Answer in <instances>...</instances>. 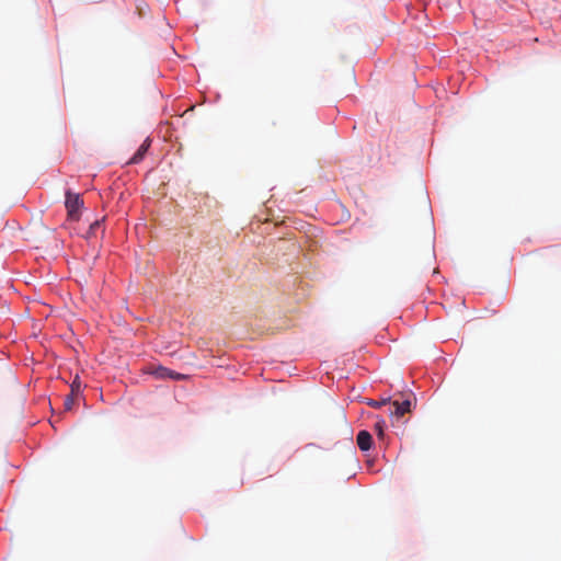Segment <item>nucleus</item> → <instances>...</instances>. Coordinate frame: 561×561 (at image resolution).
Masks as SVG:
<instances>
[{"instance_id": "nucleus-1", "label": "nucleus", "mask_w": 561, "mask_h": 561, "mask_svg": "<svg viewBox=\"0 0 561 561\" xmlns=\"http://www.w3.org/2000/svg\"><path fill=\"white\" fill-rule=\"evenodd\" d=\"M65 206L68 219L71 221H78L81 217V209L84 206V202L81 196L71 191H67Z\"/></svg>"}, {"instance_id": "nucleus-2", "label": "nucleus", "mask_w": 561, "mask_h": 561, "mask_svg": "<svg viewBox=\"0 0 561 561\" xmlns=\"http://www.w3.org/2000/svg\"><path fill=\"white\" fill-rule=\"evenodd\" d=\"M410 407H411L410 400H404L402 402L393 401L389 405V414L396 415L397 417H401L407 412L410 411Z\"/></svg>"}, {"instance_id": "nucleus-3", "label": "nucleus", "mask_w": 561, "mask_h": 561, "mask_svg": "<svg viewBox=\"0 0 561 561\" xmlns=\"http://www.w3.org/2000/svg\"><path fill=\"white\" fill-rule=\"evenodd\" d=\"M356 443L360 450H363V451L369 450L373 445L371 434L367 431H360L357 434Z\"/></svg>"}, {"instance_id": "nucleus-4", "label": "nucleus", "mask_w": 561, "mask_h": 561, "mask_svg": "<svg viewBox=\"0 0 561 561\" xmlns=\"http://www.w3.org/2000/svg\"><path fill=\"white\" fill-rule=\"evenodd\" d=\"M150 147V140L146 139L144 144L138 148V150L135 152V154L130 158L129 163H139L145 154L147 153L148 149Z\"/></svg>"}, {"instance_id": "nucleus-5", "label": "nucleus", "mask_w": 561, "mask_h": 561, "mask_svg": "<svg viewBox=\"0 0 561 561\" xmlns=\"http://www.w3.org/2000/svg\"><path fill=\"white\" fill-rule=\"evenodd\" d=\"M151 374L158 378V379H167L168 378V375L171 374V370L163 367V366H159L157 368H154Z\"/></svg>"}, {"instance_id": "nucleus-6", "label": "nucleus", "mask_w": 561, "mask_h": 561, "mask_svg": "<svg viewBox=\"0 0 561 561\" xmlns=\"http://www.w3.org/2000/svg\"><path fill=\"white\" fill-rule=\"evenodd\" d=\"M81 391V380L79 376H76L70 385V394L78 397Z\"/></svg>"}, {"instance_id": "nucleus-7", "label": "nucleus", "mask_w": 561, "mask_h": 561, "mask_svg": "<svg viewBox=\"0 0 561 561\" xmlns=\"http://www.w3.org/2000/svg\"><path fill=\"white\" fill-rule=\"evenodd\" d=\"M390 403H391V402H390V399H389V398H387V399H382V400H379V401H377V400H373V399H370V400H368V401H367V404H368L369 407H371V408H375V409H379V408H381V407H383V405H387V404H389V405H390Z\"/></svg>"}, {"instance_id": "nucleus-8", "label": "nucleus", "mask_w": 561, "mask_h": 561, "mask_svg": "<svg viewBox=\"0 0 561 561\" xmlns=\"http://www.w3.org/2000/svg\"><path fill=\"white\" fill-rule=\"evenodd\" d=\"M374 427H375V432H376L377 436L379 438H382L383 437L385 421L383 420H379L378 422H376Z\"/></svg>"}, {"instance_id": "nucleus-9", "label": "nucleus", "mask_w": 561, "mask_h": 561, "mask_svg": "<svg viewBox=\"0 0 561 561\" xmlns=\"http://www.w3.org/2000/svg\"><path fill=\"white\" fill-rule=\"evenodd\" d=\"M75 396L72 394H68L65 402H64V407H65V410L69 411L72 409V405H73V402H75Z\"/></svg>"}, {"instance_id": "nucleus-10", "label": "nucleus", "mask_w": 561, "mask_h": 561, "mask_svg": "<svg viewBox=\"0 0 561 561\" xmlns=\"http://www.w3.org/2000/svg\"><path fill=\"white\" fill-rule=\"evenodd\" d=\"M168 378L180 380V379H185L186 376L171 370V374L168 375Z\"/></svg>"}, {"instance_id": "nucleus-11", "label": "nucleus", "mask_w": 561, "mask_h": 561, "mask_svg": "<svg viewBox=\"0 0 561 561\" xmlns=\"http://www.w3.org/2000/svg\"><path fill=\"white\" fill-rule=\"evenodd\" d=\"M99 226H100V221H99V220H95L94 222H92V224L90 225V229H91V230H94V229H95V228H98Z\"/></svg>"}]
</instances>
